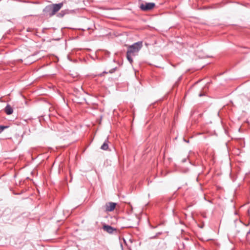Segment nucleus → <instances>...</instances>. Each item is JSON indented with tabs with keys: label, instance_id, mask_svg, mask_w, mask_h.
Segmentation results:
<instances>
[{
	"label": "nucleus",
	"instance_id": "obj_8",
	"mask_svg": "<svg viewBox=\"0 0 250 250\" xmlns=\"http://www.w3.org/2000/svg\"><path fill=\"white\" fill-rule=\"evenodd\" d=\"M7 127V126H0V132H1L5 128H6Z\"/></svg>",
	"mask_w": 250,
	"mask_h": 250
},
{
	"label": "nucleus",
	"instance_id": "obj_7",
	"mask_svg": "<svg viewBox=\"0 0 250 250\" xmlns=\"http://www.w3.org/2000/svg\"><path fill=\"white\" fill-rule=\"evenodd\" d=\"M108 143H109V142H108V140L107 139L105 141V142L102 145V146L101 147V148L104 150H107V149L108 148Z\"/></svg>",
	"mask_w": 250,
	"mask_h": 250
},
{
	"label": "nucleus",
	"instance_id": "obj_6",
	"mask_svg": "<svg viewBox=\"0 0 250 250\" xmlns=\"http://www.w3.org/2000/svg\"><path fill=\"white\" fill-rule=\"evenodd\" d=\"M5 111L7 115H10L13 113V110L10 105H7L5 108Z\"/></svg>",
	"mask_w": 250,
	"mask_h": 250
},
{
	"label": "nucleus",
	"instance_id": "obj_10",
	"mask_svg": "<svg viewBox=\"0 0 250 250\" xmlns=\"http://www.w3.org/2000/svg\"><path fill=\"white\" fill-rule=\"evenodd\" d=\"M204 94H202V93H200L199 95V96L200 97H201Z\"/></svg>",
	"mask_w": 250,
	"mask_h": 250
},
{
	"label": "nucleus",
	"instance_id": "obj_4",
	"mask_svg": "<svg viewBox=\"0 0 250 250\" xmlns=\"http://www.w3.org/2000/svg\"><path fill=\"white\" fill-rule=\"evenodd\" d=\"M116 203L113 202H109L106 204L105 206V210L106 211H113L116 207Z\"/></svg>",
	"mask_w": 250,
	"mask_h": 250
},
{
	"label": "nucleus",
	"instance_id": "obj_9",
	"mask_svg": "<svg viewBox=\"0 0 250 250\" xmlns=\"http://www.w3.org/2000/svg\"><path fill=\"white\" fill-rule=\"evenodd\" d=\"M114 71H115V69H113L109 71V72H110V73H113Z\"/></svg>",
	"mask_w": 250,
	"mask_h": 250
},
{
	"label": "nucleus",
	"instance_id": "obj_5",
	"mask_svg": "<svg viewBox=\"0 0 250 250\" xmlns=\"http://www.w3.org/2000/svg\"><path fill=\"white\" fill-rule=\"evenodd\" d=\"M103 229L106 231L107 232L111 234L114 232V231H117V229L110 226L104 225L103 227Z\"/></svg>",
	"mask_w": 250,
	"mask_h": 250
},
{
	"label": "nucleus",
	"instance_id": "obj_11",
	"mask_svg": "<svg viewBox=\"0 0 250 250\" xmlns=\"http://www.w3.org/2000/svg\"><path fill=\"white\" fill-rule=\"evenodd\" d=\"M103 74L107 73V72H105V71H104V72H103Z\"/></svg>",
	"mask_w": 250,
	"mask_h": 250
},
{
	"label": "nucleus",
	"instance_id": "obj_2",
	"mask_svg": "<svg viewBox=\"0 0 250 250\" xmlns=\"http://www.w3.org/2000/svg\"><path fill=\"white\" fill-rule=\"evenodd\" d=\"M155 5V4L154 3L149 2L141 4L140 7L142 10L147 11L152 9L154 7Z\"/></svg>",
	"mask_w": 250,
	"mask_h": 250
},
{
	"label": "nucleus",
	"instance_id": "obj_1",
	"mask_svg": "<svg viewBox=\"0 0 250 250\" xmlns=\"http://www.w3.org/2000/svg\"><path fill=\"white\" fill-rule=\"evenodd\" d=\"M142 47V42H138L128 46L126 52V58L130 63L133 62L132 57L137 55Z\"/></svg>",
	"mask_w": 250,
	"mask_h": 250
},
{
	"label": "nucleus",
	"instance_id": "obj_3",
	"mask_svg": "<svg viewBox=\"0 0 250 250\" xmlns=\"http://www.w3.org/2000/svg\"><path fill=\"white\" fill-rule=\"evenodd\" d=\"M63 5L62 3L58 4H54L52 5V11L51 15H54L56 12L60 10Z\"/></svg>",
	"mask_w": 250,
	"mask_h": 250
}]
</instances>
